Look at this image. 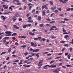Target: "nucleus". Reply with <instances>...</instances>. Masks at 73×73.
Masks as SVG:
<instances>
[{
  "label": "nucleus",
  "instance_id": "1",
  "mask_svg": "<svg viewBox=\"0 0 73 73\" xmlns=\"http://www.w3.org/2000/svg\"><path fill=\"white\" fill-rule=\"evenodd\" d=\"M12 33V32L11 31H7L6 32H5V34H8V35H6L5 36H10L11 35V34Z\"/></svg>",
  "mask_w": 73,
  "mask_h": 73
},
{
  "label": "nucleus",
  "instance_id": "2",
  "mask_svg": "<svg viewBox=\"0 0 73 73\" xmlns=\"http://www.w3.org/2000/svg\"><path fill=\"white\" fill-rule=\"evenodd\" d=\"M57 64H55L54 65V64L51 65L50 66V67L52 68H54L56 67Z\"/></svg>",
  "mask_w": 73,
  "mask_h": 73
},
{
  "label": "nucleus",
  "instance_id": "3",
  "mask_svg": "<svg viewBox=\"0 0 73 73\" xmlns=\"http://www.w3.org/2000/svg\"><path fill=\"white\" fill-rule=\"evenodd\" d=\"M13 27L14 28H15V29H19V27L17 26L16 25H14Z\"/></svg>",
  "mask_w": 73,
  "mask_h": 73
},
{
  "label": "nucleus",
  "instance_id": "4",
  "mask_svg": "<svg viewBox=\"0 0 73 73\" xmlns=\"http://www.w3.org/2000/svg\"><path fill=\"white\" fill-rule=\"evenodd\" d=\"M44 8H45L46 9H48V7H46V6L44 5H43L42 7V9H44Z\"/></svg>",
  "mask_w": 73,
  "mask_h": 73
},
{
  "label": "nucleus",
  "instance_id": "5",
  "mask_svg": "<svg viewBox=\"0 0 73 73\" xmlns=\"http://www.w3.org/2000/svg\"><path fill=\"white\" fill-rule=\"evenodd\" d=\"M29 19V20H28L27 21V22L28 23H31V22H33V20L31 21H30L31 20V19Z\"/></svg>",
  "mask_w": 73,
  "mask_h": 73
},
{
  "label": "nucleus",
  "instance_id": "6",
  "mask_svg": "<svg viewBox=\"0 0 73 73\" xmlns=\"http://www.w3.org/2000/svg\"><path fill=\"white\" fill-rule=\"evenodd\" d=\"M53 72L54 73H59V72L57 69H56V70L53 71Z\"/></svg>",
  "mask_w": 73,
  "mask_h": 73
},
{
  "label": "nucleus",
  "instance_id": "7",
  "mask_svg": "<svg viewBox=\"0 0 73 73\" xmlns=\"http://www.w3.org/2000/svg\"><path fill=\"white\" fill-rule=\"evenodd\" d=\"M29 35H31L34 36L35 35V34L34 33H32L31 32H29Z\"/></svg>",
  "mask_w": 73,
  "mask_h": 73
},
{
  "label": "nucleus",
  "instance_id": "8",
  "mask_svg": "<svg viewBox=\"0 0 73 73\" xmlns=\"http://www.w3.org/2000/svg\"><path fill=\"white\" fill-rule=\"evenodd\" d=\"M16 2L17 3H19V1L18 0H14L13 1V3H15V2Z\"/></svg>",
  "mask_w": 73,
  "mask_h": 73
},
{
  "label": "nucleus",
  "instance_id": "9",
  "mask_svg": "<svg viewBox=\"0 0 73 73\" xmlns=\"http://www.w3.org/2000/svg\"><path fill=\"white\" fill-rule=\"evenodd\" d=\"M17 35V34L16 33H13V34H12V36H16Z\"/></svg>",
  "mask_w": 73,
  "mask_h": 73
},
{
  "label": "nucleus",
  "instance_id": "10",
  "mask_svg": "<svg viewBox=\"0 0 73 73\" xmlns=\"http://www.w3.org/2000/svg\"><path fill=\"white\" fill-rule=\"evenodd\" d=\"M69 36L68 35H66L65 36V38L66 40H67V39L69 37Z\"/></svg>",
  "mask_w": 73,
  "mask_h": 73
},
{
  "label": "nucleus",
  "instance_id": "11",
  "mask_svg": "<svg viewBox=\"0 0 73 73\" xmlns=\"http://www.w3.org/2000/svg\"><path fill=\"white\" fill-rule=\"evenodd\" d=\"M6 52H3L1 53V55H2L4 54H6Z\"/></svg>",
  "mask_w": 73,
  "mask_h": 73
},
{
  "label": "nucleus",
  "instance_id": "12",
  "mask_svg": "<svg viewBox=\"0 0 73 73\" xmlns=\"http://www.w3.org/2000/svg\"><path fill=\"white\" fill-rule=\"evenodd\" d=\"M31 46H34V43L33 42H31Z\"/></svg>",
  "mask_w": 73,
  "mask_h": 73
},
{
  "label": "nucleus",
  "instance_id": "13",
  "mask_svg": "<svg viewBox=\"0 0 73 73\" xmlns=\"http://www.w3.org/2000/svg\"><path fill=\"white\" fill-rule=\"evenodd\" d=\"M31 24H27V27H31Z\"/></svg>",
  "mask_w": 73,
  "mask_h": 73
},
{
  "label": "nucleus",
  "instance_id": "14",
  "mask_svg": "<svg viewBox=\"0 0 73 73\" xmlns=\"http://www.w3.org/2000/svg\"><path fill=\"white\" fill-rule=\"evenodd\" d=\"M48 2L50 3V4L51 5H53V2L52 1H49Z\"/></svg>",
  "mask_w": 73,
  "mask_h": 73
},
{
  "label": "nucleus",
  "instance_id": "15",
  "mask_svg": "<svg viewBox=\"0 0 73 73\" xmlns=\"http://www.w3.org/2000/svg\"><path fill=\"white\" fill-rule=\"evenodd\" d=\"M35 11H36L35 9H33V10H32L31 12V13H33V12H35Z\"/></svg>",
  "mask_w": 73,
  "mask_h": 73
},
{
  "label": "nucleus",
  "instance_id": "16",
  "mask_svg": "<svg viewBox=\"0 0 73 73\" xmlns=\"http://www.w3.org/2000/svg\"><path fill=\"white\" fill-rule=\"evenodd\" d=\"M18 15H16L13 17V19H15V18H16L17 17H18Z\"/></svg>",
  "mask_w": 73,
  "mask_h": 73
},
{
  "label": "nucleus",
  "instance_id": "17",
  "mask_svg": "<svg viewBox=\"0 0 73 73\" xmlns=\"http://www.w3.org/2000/svg\"><path fill=\"white\" fill-rule=\"evenodd\" d=\"M43 26H44V24H40L39 25L40 27H42Z\"/></svg>",
  "mask_w": 73,
  "mask_h": 73
},
{
  "label": "nucleus",
  "instance_id": "18",
  "mask_svg": "<svg viewBox=\"0 0 73 73\" xmlns=\"http://www.w3.org/2000/svg\"><path fill=\"white\" fill-rule=\"evenodd\" d=\"M69 43L73 45V39H72L71 42H70Z\"/></svg>",
  "mask_w": 73,
  "mask_h": 73
},
{
  "label": "nucleus",
  "instance_id": "19",
  "mask_svg": "<svg viewBox=\"0 0 73 73\" xmlns=\"http://www.w3.org/2000/svg\"><path fill=\"white\" fill-rule=\"evenodd\" d=\"M47 66L50 67V66H49V65H46L44 66V68H46Z\"/></svg>",
  "mask_w": 73,
  "mask_h": 73
},
{
  "label": "nucleus",
  "instance_id": "20",
  "mask_svg": "<svg viewBox=\"0 0 73 73\" xmlns=\"http://www.w3.org/2000/svg\"><path fill=\"white\" fill-rule=\"evenodd\" d=\"M6 42V39H5L3 41V44H4Z\"/></svg>",
  "mask_w": 73,
  "mask_h": 73
},
{
  "label": "nucleus",
  "instance_id": "21",
  "mask_svg": "<svg viewBox=\"0 0 73 73\" xmlns=\"http://www.w3.org/2000/svg\"><path fill=\"white\" fill-rule=\"evenodd\" d=\"M27 27V25H23V28L25 29Z\"/></svg>",
  "mask_w": 73,
  "mask_h": 73
},
{
  "label": "nucleus",
  "instance_id": "22",
  "mask_svg": "<svg viewBox=\"0 0 73 73\" xmlns=\"http://www.w3.org/2000/svg\"><path fill=\"white\" fill-rule=\"evenodd\" d=\"M32 8V6H29V11H31V8Z\"/></svg>",
  "mask_w": 73,
  "mask_h": 73
},
{
  "label": "nucleus",
  "instance_id": "23",
  "mask_svg": "<svg viewBox=\"0 0 73 73\" xmlns=\"http://www.w3.org/2000/svg\"><path fill=\"white\" fill-rule=\"evenodd\" d=\"M68 44H64V47H68Z\"/></svg>",
  "mask_w": 73,
  "mask_h": 73
},
{
  "label": "nucleus",
  "instance_id": "24",
  "mask_svg": "<svg viewBox=\"0 0 73 73\" xmlns=\"http://www.w3.org/2000/svg\"><path fill=\"white\" fill-rule=\"evenodd\" d=\"M42 13L43 14V16H44L45 15V14L46 13L44 11H42Z\"/></svg>",
  "mask_w": 73,
  "mask_h": 73
},
{
  "label": "nucleus",
  "instance_id": "25",
  "mask_svg": "<svg viewBox=\"0 0 73 73\" xmlns=\"http://www.w3.org/2000/svg\"><path fill=\"white\" fill-rule=\"evenodd\" d=\"M62 29H63V30H62V31L63 32H66V31L65 30L64 28H62Z\"/></svg>",
  "mask_w": 73,
  "mask_h": 73
},
{
  "label": "nucleus",
  "instance_id": "26",
  "mask_svg": "<svg viewBox=\"0 0 73 73\" xmlns=\"http://www.w3.org/2000/svg\"><path fill=\"white\" fill-rule=\"evenodd\" d=\"M60 43H64L65 42H66V41H60Z\"/></svg>",
  "mask_w": 73,
  "mask_h": 73
},
{
  "label": "nucleus",
  "instance_id": "27",
  "mask_svg": "<svg viewBox=\"0 0 73 73\" xmlns=\"http://www.w3.org/2000/svg\"><path fill=\"white\" fill-rule=\"evenodd\" d=\"M66 11H68V12H69V11H70V8H69L68 9L66 10Z\"/></svg>",
  "mask_w": 73,
  "mask_h": 73
},
{
  "label": "nucleus",
  "instance_id": "28",
  "mask_svg": "<svg viewBox=\"0 0 73 73\" xmlns=\"http://www.w3.org/2000/svg\"><path fill=\"white\" fill-rule=\"evenodd\" d=\"M52 39H55L56 38V36H52L51 37Z\"/></svg>",
  "mask_w": 73,
  "mask_h": 73
},
{
  "label": "nucleus",
  "instance_id": "29",
  "mask_svg": "<svg viewBox=\"0 0 73 73\" xmlns=\"http://www.w3.org/2000/svg\"><path fill=\"white\" fill-rule=\"evenodd\" d=\"M9 42H7L5 44V45L6 46H7V45L9 44Z\"/></svg>",
  "mask_w": 73,
  "mask_h": 73
},
{
  "label": "nucleus",
  "instance_id": "30",
  "mask_svg": "<svg viewBox=\"0 0 73 73\" xmlns=\"http://www.w3.org/2000/svg\"><path fill=\"white\" fill-rule=\"evenodd\" d=\"M55 14L54 13H53L50 15V17H52L53 16H54V15H55Z\"/></svg>",
  "mask_w": 73,
  "mask_h": 73
},
{
  "label": "nucleus",
  "instance_id": "31",
  "mask_svg": "<svg viewBox=\"0 0 73 73\" xmlns=\"http://www.w3.org/2000/svg\"><path fill=\"white\" fill-rule=\"evenodd\" d=\"M35 56H37V58H39V55L38 54H35Z\"/></svg>",
  "mask_w": 73,
  "mask_h": 73
},
{
  "label": "nucleus",
  "instance_id": "32",
  "mask_svg": "<svg viewBox=\"0 0 73 73\" xmlns=\"http://www.w3.org/2000/svg\"><path fill=\"white\" fill-rule=\"evenodd\" d=\"M28 54V53L27 52H25L24 53V56H27Z\"/></svg>",
  "mask_w": 73,
  "mask_h": 73
},
{
  "label": "nucleus",
  "instance_id": "33",
  "mask_svg": "<svg viewBox=\"0 0 73 73\" xmlns=\"http://www.w3.org/2000/svg\"><path fill=\"white\" fill-rule=\"evenodd\" d=\"M10 38V37H6L4 38L3 39H9Z\"/></svg>",
  "mask_w": 73,
  "mask_h": 73
},
{
  "label": "nucleus",
  "instance_id": "34",
  "mask_svg": "<svg viewBox=\"0 0 73 73\" xmlns=\"http://www.w3.org/2000/svg\"><path fill=\"white\" fill-rule=\"evenodd\" d=\"M27 47L26 45H23L21 46V48H25Z\"/></svg>",
  "mask_w": 73,
  "mask_h": 73
},
{
  "label": "nucleus",
  "instance_id": "35",
  "mask_svg": "<svg viewBox=\"0 0 73 73\" xmlns=\"http://www.w3.org/2000/svg\"><path fill=\"white\" fill-rule=\"evenodd\" d=\"M43 60H40V62H38V64H40L42 63V62H43Z\"/></svg>",
  "mask_w": 73,
  "mask_h": 73
},
{
  "label": "nucleus",
  "instance_id": "36",
  "mask_svg": "<svg viewBox=\"0 0 73 73\" xmlns=\"http://www.w3.org/2000/svg\"><path fill=\"white\" fill-rule=\"evenodd\" d=\"M38 39V38H34V40L35 41H37Z\"/></svg>",
  "mask_w": 73,
  "mask_h": 73
},
{
  "label": "nucleus",
  "instance_id": "37",
  "mask_svg": "<svg viewBox=\"0 0 73 73\" xmlns=\"http://www.w3.org/2000/svg\"><path fill=\"white\" fill-rule=\"evenodd\" d=\"M21 37L23 38H27L26 36H21Z\"/></svg>",
  "mask_w": 73,
  "mask_h": 73
},
{
  "label": "nucleus",
  "instance_id": "38",
  "mask_svg": "<svg viewBox=\"0 0 73 73\" xmlns=\"http://www.w3.org/2000/svg\"><path fill=\"white\" fill-rule=\"evenodd\" d=\"M66 49V48H63L62 50H61L62 52H63Z\"/></svg>",
  "mask_w": 73,
  "mask_h": 73
},
{
  "label": "nucleus",
  "instance_id": "39",
  "mask_svg": "<svg viewBox=\"0 0 73 73\" xmlns=\"http://www.w3.org/2000/svg\"><path fill=\"white\" fill-rule=\"evenodd\" d=\"M30 13H28L26 15L27 17H28L30 16Z\"/></svg>",
  "mask_w": 73,
  "mask_h": 73
},
{
  "label": "nucleus",
  "instance_id": "40",
  "mask_svg": "<svg viewBox=\"0 0 73 73\" xmlns=\"http://www.w3.org/2000/svg\"><path fill=\"white\" fill-rule=\"evenodd\" d=\"M27 7L25 6H23V9L24 10H25V9H26Z\"/></svg>",
  "mask_w": 73,
  "mask_h": 73
},
{
  "label": "nucleus",
  "instance_id": "41",
  "mask_svg": "<svg viewBox=\"0 0 73 73\" xmlns=\"http://www.w3.org/2000/svg\"><path fill=\"white\" fill-rule=\"evenodd\" d=\"M39 49H36V52H38V51H39Z\"/></svg>",
  "mask_w": 73,
  "mask_h": 73
},
{
  "label": "nucleus",
  "instance_id": "42",
  "mask_svg": "<svg viewBox=\"0 0 73 73\" xmlns=\"http://www.w3.org/2000/svg\"><path fill=\"white\" fill-rule=\"evenodd\" d=\"M16 39V38L15 37H13L12 38V39L13 40H15Z\"/></svg>",
  "mask_w": 73,
  "mask_h": 73
},
{
  "label": "nucleus",
  "instance_id": "43",
  "mask_svg": "<svg viewBox=\"0 0 73 73\" xmlns=\"http://www.w3.org/2000/svg\"><path fill=\"white\" fill-rule=\"evenodd\" d=\"M63 34H64V35L69 34V33H67V32H66L65 33H63Z\"/></svg>",
  "mask_w": 73,
  "mask_h": 73
},
{
  "label": "nucleus",
  "instance_id": "44",
  "mask_svg": "<svg viewBox=\"0 0 73 73\" xmlns=\"http://www.w3.org/2000/svg\"><path fill=\"white\" fill-rule=\"evenodd\" d=\"M59 1H60V2H62L63 3H65L64 1L63 0L62 1V0H58Z\"/></svg>",
  "mask_w": 73,
  "mask_h": 73
},
{
  "label": "nucleus",
  "instance_id": "45",
  "mask_svg": "<svg viewBox=\"0 0 73 73\" xmlns=\"http://www.w3.org/2000/svg\"><path fill=\"white\" fill-rule=\"evenodd\" d=\"M54 12H55V13H58V11L57 10H55L54 11Z\"/></svg>",
  "mask_w": 73,
  "mask_h": 73
},
{
  "label": "nucleus",
  "instance_id": "46",
  "mask_svg": "<svg viewBox=\"0 0 73 73\" xmlns=\"http://www.w3.org/2000/svg\"><path fill=\"white\" fill-rule=\"evenodd\" d=\"M73 50L72 48H70V52H71Z\"/></svg>",
  "mask_w": 73,
  "mask_h": 73
},
{
  "label": "nucleus",
  "instance_id": "47",
  "mask_svg": "<svg viewBox=\"0 0 73 73\" xmlns=\"http://www.w3.org/2000/svg\"><path fill=\"white\" fill-rule=\"evenodd\" d=\"M30 67V65H28L26 66H25L24 67V68H25V67Z\"/></svg>",
  "mask_w": 73,
  "mask_h": 73
},
{
  "label": "nucleus",
  "instance_id": "48",
  "mask_svg": "<svg viewBox=\"0 0 73 73\" xmlns=\"http://www.w3.org/2000/svg\"><path fill=\"white\" fill-rule=\"evenodd\" d=\"M37 46V44H36V43H34V47H35Z\"/></svg>",
  "mask_w": 73,
  "mask_h": 73
},
{
  "label": "nucleus",
  "instance_id": "49",
  "mask_svg": "<svg viewBox=\"0 0 73 73\" xmlns=\"http://www.w3.org/2000/svg\"><path fill=\"white\" fill-rule=\"evenodd\" d=\"M42 64H38V66H42Z\"/></svg>",
  "mask_w": 73,
  "mask_h": 73
},
{
  "label": "nucleus",
  "instance_id": "50",
  "mask_svg": "<svg viewBox=\"0 0 73 73\" xmlns=\"http://www.w3.org/2000/svg\"><path fill=\"white\" fill-rule=\"evenodd\" d=\"M19 60H15L13 62H19Z\"/></svg>",
  "mask_w": 73,
  "mask_h": 73
},
{
  "label": "nucleus",
  "instance_id": "51",
  "mask_svg": "<svg viewBox=\"0 0 73 73\" xmlns=\"http://www.w3.org/2000/svg\"><path fill=\"white\" fill-rule=\"evenodd\" d=\"M68 0H64L63 1H64L65 3H66V2H68Z\"/></svg>",
  "mask_w": 73,
  "mask_h": 73
},
{
  "label": "nucleus",
  "instance_id": "52",
  "mask_svg": "<svg viewBox=\"0 0 73 73\" xmlns=\"http://www.w3.org/2000/svg\"><path fill=\"white\" fill-rule=\"evenodd\" d=\"M29 51L31 52H32L33 51V49L32 48H30Z\"/></svg>",
  "mask_w": 73,
  "mask_h": 73
},
{
  "label": "nucleus",
  "instance_id": "53",
  "mask_svg": "<svg viewBox=\"0 0 73 73\" xmlns=\"http://www.w3.org/2000/svg\"><path fill=\"white\" fill-rule=\"evenodd\" d=\"M58 10L59 11H61V10H62V9L61 8H58Z\"/></svg>",
  "mask_w": 73,
  "mask_h": 73
},
{
  "label": "nucleus",
  "instance_id": "54",
  "mask_svg": "<svg viewBox=\"0 0 73 73\" xmlns=\"http://www.w3.org/2000/svg\"><path fill=\"white\" fill-rule=\"evenodd\" d=\"M55 21H52V22H50V24H52L53 23H55Z\"/></svg>",
  "mask_w": 73,
  "mask_h": 73
},
{
  "label": "nucleus",
  "instance_id": "55",
  "mask_svg": "<svg viewBox=\"0 0 73 73\" xmlns=\"http://www.w3.org/2000/svg\"><path fill=\"white\" fill-rule=\"evenodd\" d=\"M66 66L67 67H71V65H66Z\"/></svg>",
  "mask_w": 73,
  "mask_h": 73
},
{
  "label": "nucleus",
  "instance_id": "56",
  "mask_svg": "<svg viewBox=\"0 0 73 73\" xmlns=\"http://www.w3.org/2000/svg\"><path fill=\"white\" fill-rule=\"evenodd\" d=\"M32 5V4L31 3H29L28 4H27V5L28 6H30Z\"/></svg>",
  "mask_w": 73,
  "mask_h": 73
},
{
  "label": "nucleus",
  "instance_id": "57",
  "mask_svg": "<svg viewBox=\"0 0 73 73\" xmlns=\"http://www.w3.org/2000/svg\"><path fill=\"white\" fill-rule=\"evenodd\" d=\"M51 28H56V26H52Z\"/></svg>",
  "mask_w": 73,
  "mask_h": 73
},
{
  "label": "nucleus",
  "instance_id": "58",
  "mask_svg": "<svg viewBox=\"0 0 73 73\" xmlns=\"http://www.w3.org/2000/svg\"><path fill=\"white\" fill-rule=\"evenodd\" d=\"M69 19H64V21H68Z\"/></svg>",
  "mask_w": 73,
  "mask_h": 73
},
{
  "label": "nucleus",
  "instance_id": "59",
  "mask_svg": "<svg viewBox=\"0 0 73 73\" xmlns=\"http://www.w3.org/2000/svg\"><path fill=\"white\" fill-rule=\"evenodd\" d=\"M50 9L52 10V11H53V10H54V8L53 7H51L50 8Z\"/></svg>",
  "mask_w": 73,
  "mask_h": 73
},
{
  "label": "nucleus",
  "instance_id": "60",
  "mask_svg": "<svg viewBox=\"0 0 73 73\" xmlns=\"http://www.w3.org/2000/svg\"><path fill=\"white\" fill-rule=\"evenodd\" d=\"M9 9H11V10H12L13 9L11 7H9Z\"/></svg>",
  "mask_w": 73,
  "mask_h": 73
},
{
  "label": "nucleus",
  "instance_id": "61",
  "mask_svg": "<svg viewBox=\"0 0 73 73\" xmlns=\"http://www.w3.org/2000/svg\"><path fill=\"white\" fill-rule=\"evenodd\" d=\"M21 3H17L16 5H21Z\"/></svg>",
  "mask_w": 73,
  "mask_h": 73
},
{
  "label": "nucleus",
  "instance_id": "62",
  "mask_svg": "<svg viewBox=\"0 0 73 73\" xmlns=\"http://www.w3.org/2000/svg\"><path fill=\"white\" fill-rule=\"evenodd\" d=\"M70 10L71 11H73V7H72V8H70Z\"/></svg>",
  "mask_w": 73,
  "mask_h": 73
},
{
  "label": "nucleus",
  "instance_id": "63",
  "mask_svg": "<svg viewBox=\"0 0 73 73\" xmlns=\"http://www.w3.org/2000/svg\"><path fill=\"white\" fill-rule=\"evenodd\" d=\"M1 17H2L3 19H5V17L4 16H1Z\"/></svg>",
  "mask_w": 73,
  "mask_h": 73
},
{
  "label": "nucleus",
  "instance_id": "64",
  "mask_svg": "<svg viewBox=\"0 0 73 73\" xmlns=\"http://www.w3.org/2000/svg\"><path fill=\"white\" fill-rule=\"evenodd\" d=\"M5 4V3L4 2H1V4Z\"/></svg>",
  "mask_w": 73,
  "mask_h": 73
}]
</instances>
